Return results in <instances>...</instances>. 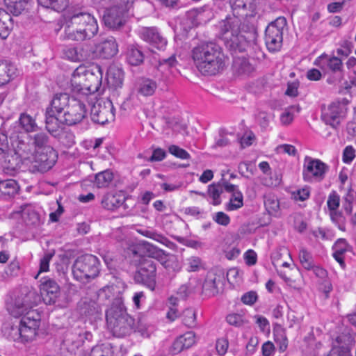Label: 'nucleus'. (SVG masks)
<instances>
[{"mask_svg":"<svg viewBox=\"0 0 356 356\" xmlns=\"http://www.w3.org/2000/svg\"><path fill=\"white\" fill-rule=\"evenodd\" d=\"M35 296L34 292L29 291L25 297L17 298L13 304L8 305L7 309L14 317L24 316L20 321L19 327H12V331L19 334L18 339L22 341H29L35 339L37 330L40 326L39 314L33 310V302L31 299Z\"/></svg>","mask_w":356,"mask_h":356,"instance_id":"f257e3e1","label":"nucleus"},{"mask_svg":"<svg viewBox=\"0 0 356 356\" xmlns=\"http://www.w3.org/2000/svg\"><path fill=\"white\" fill-rule=\"evenodd\" d=\"M192 57L197 69L204 75H216L225 67L222 49L214 42H204L195 47Z\"/></svg>","mask_w":356,"mask_h":356,"instance_id":"f03ea898","label":"nucleus"},{"mask_svg":"<svg viewBox=\"0 0 356 356\" xmlns=\"http://www.w3.org/2000/svg\"><path fill=\"white\" fill-rule=\"evenodd\" d=\"M64 29L65 37L77 42L92 39L99 30L97 22L93 15L88 12L77 10L66 17Z\"/></svg>","mask_w":356,"mask_h":356,"instance_id":"7ed1b4c3","label":"nucleus"},{"mask_svg":"<svg viewBox=\"0 0 356 356\" xmlns=\"http://www.w3.org/2000/svg\"><path fill=\"white\" fill-rule=\"evenodd\" d=\"M103 70L100 65L79 66L72 75L71 85L75 92L88 95L101 91Z\"/></svg>","mask_w":356,"mask_h":356,"instance_id":"20e7f679","label":"nucleus"},{"mask_svg":"<svg viewBox=\"0 0 356 356\" xmlns=\"http://www.w3.org/2000/svg\"><path fill=\"white\" fill-rule=\"evenodd\" d=\"M106 318L108 326L117 337H124L134 329L135 320L127 312L122 297H118L106 310Z\"/></svg>","mask_w":356,"mask_h":356,"instance_id":"39448f33","label":"nucleus"},{"mask_svg":"<svg viewBox=\"0 0 356 356\" xmlns=\"http://www.w3.org/2000/svg\"><path fill=\"white\" fill-rule=\"evenodd\" d=\"M13 149L10 154L6 157L7 168L15 170L19 168L24 161H31L35 149L32 143V139L26 134L17 136L12 142Z\"/></svg>","mask_w":356,"mask_h":356,"instance_id":"423d86ee","label":"nucleus"},{"mask_svg":"<svg viewBox=\"0 0 356 356\" xmlns=\"http://www.w3.org/2000/svg\"><path fill=\"white\" fill-rule=\"evenodd\" d=\"M99 266V259L92 254L79 256L72 265L73 277L80 282L88 283L98 276Z\"/></svg>","mask_w":356,"mask_h":356,"instance_id":"0eeeda50","label":"nucleus"},{"mask_svg":"<svg viewBox=\"0 0 356 356\" xmlns=\"http://www.w3.org/2000/svg\"><path fill=\"white\" fill-rule=\"evenodd\" d=\"M286 26V18L279 17L266 28L264 40L269 51L276 52L281 49L283 42V31Z\"/></svg>","mask_w":356,"mask_h":356,"instance_id":"6e6552de","label":"nucleus"},{"mask_svg":"<svg viewBox=\"0 0 356 356\" xmlns=\"http://www.w3.org/2000/svg\"><path fill=\"white\" fill-rule=\"evenodd\" d=\"M220 35L226 46L233 50H242L243 37L239 34L238 19H226L220 24Z\"/></svg>","mask_w":356,"mask_h":356,"instance_id":"1a4fd4ad","label":"nucleus"},{"mask_svg":"<svg viewBox=\"0 0 356 356\" xmlns=\"http://www.w3.org/2000/svg\"><path fill=\"white\" fill-rule=\"evenodd\" d=\"M102 5L108 6L103 15L105 26L112 29L122 26L124 24V15L131 5L106 2H102Z\"/></svg>","mask_w":356,"mask_h":356,"instance_id":"9d476101","label":"nucleus"},{"mask_svg":"<svg viewBox=\"0 0 356 356\" xmlns=\"http://www.w3.org/2000/svg\"><path fill=\"white\" fill-rule=\"evenodd\" d=\"M348 104V101L345 98L332 102L322 111L323 121L333 128H337L346 116Z\"/></svg>","mask_w":356,"mask_h":356,"instance_id":"9b49d317","label":"nucleus"},{"mask_svg":"<svg viewBox=\"0 0 356 356\" xmlns=\"http://www.w3.org/2000/svg\"><path fill=\"white\" fill-rule=\"evenodd\" d=\"M115 108L109 99L97 100L91 107L90 117L96 124H105L115 119Z\"/></svg>","mask_w":356,"mask_h":356,"instance_id":"f8f14e48","label":"nucleus"},{"mask_svg":"<svg viewBox=\"0 0 356 356\" xmlns=\"http://www.w3.org/2000/svg\"><path fill=\"white\" fill-rule=\"evenodd\" d=\"M57 159L56 150L53 147H46L45 150L35 152L30 162L35 170L43 173L52 168Z\"/></svg>","mask_w":356,"mask_h":356,"instance_id":"ddd939ff","label":"nucleus"},{"mask_svg":"<svg viewBox=\"0 0 356 356\" xmlns=\"http://www.w3.org/2000/svg\"><path fill=\"white\" fill-rule=\"evenodd\" d=\"M87 115L86 104L80 99L74 98L72 100L69 107L66 108V112L60 118V122L68 126L80 123Z\"/></svg>","mask_w":356,"mask_h":356,"instance_id":"4468645a","label":"nucleus"},{"mask_svg":"<svg viewBox=\"0 0 356 356\" xmlns=\"http://www.w3.org/2000/svg\"><path fill=\"white\" fill-rule=\"evenodd\" d=\"M156 268L152 259H144L135 275V280L154 291L156 286Z\"/></svg>","mask_w":356,"mask_h":356,"instance_id":"2eb2a0df","label":"nucleus"},{"mask_svg":"<svg viewBox=\"0 0 356 356\" xmlns=\"http://www.w3.org/2000/svg\"><path fill=\"white\" fill-rule=\"evenodd\" d=\"M225 270L219 266H216L209 270L202 285L203 292L209 296L218 294L219 285L222 284L225 280Z\"/></svg>","mask_w":356,"mask_h":356,"instance_id":"dca6fc26","label":"nucleus"},{"mask_svg":"<svg viewBox=\"0 0 356 356\" xmlns=\"http://www.w3.org/2000/svg\"><path fill=\"white\" fill-rule=\"evenodd\" d=\"M118 44L113 36H108L97 42L92 52V58L109 59L117 54Z\"/></svg>","mask_w":356,"mask_h":356,"instance_id":"f3484780","label":"nucleus"},{"mask_svg":"<svg viewBox=\"0 0 356 356\" xmlns=\"http://www.w3.org/2000/svg\"><path fill=\"white\" fill-rule=\"evenodd\" d=\"M327 168V165L321 160L307 156L304 160V179H307L308 176L312 175L322 179Z\"/></svg>","mask_w":356,"mask_h":356,"instance_id":"a211bd4d","label":"nucleus"},{"mask_svg":"<svg viewBox=\"0 0 356 356\" xmlns=\"http://www.w3.org/2000/svg\"><path fill=\"white\" fill-rule=\"evenodd\" d=\"M140 35L144 41L159 50L164 49L167 44L166 40L161 35L158 30L154 27L143 28Z\"/></svg>","mask_w":356,"mask_h":356,"instance_id":"6ab92c4d","label":"nucleus"},{"mask_svg":"<svg viewBox=\"0 0 356 356\" xmlns=\"http://www.w3.org/2000/svg\"><path fill=\"white\" fill-rule=\"evenodd\" d=\"M40 293L46 305L54 304L60 293L59 286L54 280L49 279L41 284Z\"/></svg>","mask_w":356,"mask_h":356,"instance_id":"aec40b11","label":"nucleus"},{"mask_svg":"<svg viewBox=\"0 0 356 356\" xmlns=\"http://www.w3.org/2000/svg\"><path fill=\"white\" fill-rule=\"evenodd\" d=\"M127 198L122 192L107 193L103 196L101 204L104 209L109 211H115L121 206L127 209L129 207L125 203Z\"/></svg>","mask_w":356,"mask_h":356,"instance_id":"412c9836","label":"nucleus"},{"mask_svg":"<svg viewBox=\"0 0 356 356\" xmlns=\"http://www.w3.org/2000/svg\"><path fill=\"white\" fill-rule=\"evenodd\" d=\"M77 309L81 316L86 317L96 318L102 313L100 305L88 297L80 300L77 305Z\"/></svg>","mask_w":356,"mask_h":356,"instance_id":"4be33fe9","label":"nucleus"},{"mask_svg":"<svg viewBox=\"0 0 356 356\" xmlns=\"http://www.w3.org/2000/svg\"><path fill=\"white\" fill-rule=\"evenodd\" d=\"M74 99V97H70L67 93L56 94L47 108H50L57 115H63L66 112V108L69 107Z\"/></svg>","mask_w":356,"mask_h":356,"instance_id":"5701e85b","label":"nucleus"},{"mask_svg":"<svg viewBox=\"0 0 356 356\" xmlns=\"http://www.w3.org/2000/svg\"><path fill=\"white\" fill-rule=\"evenodd\" d=\"M31 0H4L6 10L7 13L12 14L14 16H18L29 9Z\"/></svg>","mask_w":356,"mask_h":356,"instance_id":"b1692460","label":"nucleus"},{"mask_svg":"<svg viewBox=\"0 0 356 356\" xmlns=\"http://www.w3.org/2000/svg\"><path fill=\"white\" fill-rule=\"evenodd\" d=\"M19 191V186L15 179L0 181V197L9 200L14 197Z\"/></svg>","mask_w":356,"mask_h":356,"instance_id":"393cba45","label":"nucleus"},{"mask_svg":"<svg viewBox=\"0 0 356 356\" xmlns=\"http://www.w3.org/2000/svg\"><path fill=\"white\" fill-rule=\"evenodd\" d=\"M56 115L50 108H46L45 128L53 137L63 129L60 125V120Z\"/></svg>","mask_w":356,"mask_h":356,"instance_id":"a878e982","label":"nucleus"},{"mask_svg":"<svg viewBox=\"0 0 356 356\" xmlns=\"http://www.w3.org/2000/svg\"><path fill=\"white\" fill-rule=\"evenodd\" d=\"M232 67L234 73L238 75H249L254 70L248 58L237 57L234 59Z\"/></svg>","mask_w":356,"mask_h":356,"instance_id":"bb28decb","label":"nucleus"},{"mask_svg":"<svg viewBox=\"0 0 356 356\" xmlns=\"http://www.w3.org/2000/svg\"><path fill=\"white\" fill-rule=\"evenodd\" d=\"M124 73L122 70L116 67H110L106 73V80L109 86L117 88L121 87L123 82Z\"/></svg>","mask_w":356,"mask_h":356,"instance_id":"cd10ccee","label":"nucleus"},{"mask_svg":"<svg viewBox=\"0 0 356 356\" xmlns=\"http://www.w3.org/2000/svg\"><path fill=\"white\" fill-rule=\"evenodd\" d=\"M13 29V18L3 10H0V38L6 39Z\"/></svg>","mask_w":356,"mask_h":356,"instance_id":"c85d7f7f","label":"nucleus"},{"mask_svg":"<svg viewBox=\"0 0 356 356\" xmlns=\"http://www.w3.org/2000/svg\"><path fill=\"white\" fill-rule=\"evenodd\" d=\"M157 88L156 81L149 79H142L139 83L137 88L138 93L142 96L147 97L152 95Z\"/></svg>","mask_w":356,"mask_h":356,"instance_id":"c756f323","label":"nucleus"},{"mask_svg":"<svg viewBox=\"0 0 356 356\" xmlns=\"http://www.w3.org/2000/svg\"><path fill=\"white\" fill-rule=\"evenodd\" d=\"M54 138H57L58 142L66 148H70L75 144L74 133L67 128H63Z\"/></svg>","mask_w":356,"mask_h":356,"instance_id":"7c9ffc66","label":"nucleus"},{"mask_svg":"<svg viewBox=\"0 0 356 356\" xmlns=\"http://www.w3.org/2000/svg\"><path fill=\"white\" fill-rule=\"evenodd\" d=\"M15 74V68L6 61H0V86L7 84Z\"/></svg>","mask_w":356,"mask_h":356,"instance_id":"2f4dec72","label":"nucleus"},{"mask_svg":"<svg viewBox=\"0 0 356 356\" xmlns=\"http://www.w3.org/2000/svg\"><path fill=\"white\" fill-rule=\"evenodd\" d=\"M325 58L327 59V65L330 71H332L334 73L342 72V60L337 56L327 58V56L325 54H323L316 60L315 64L318 65V63L319 61H321Z\"/></svg>","mask_w":356,"mask_h":356,"instance_id":"473e14b6","label":"nucleus"},{"mask_svg":"<svg viewBox=\"0 0 356 356\" xmlns=\"http://www.w3.org/2000/svg\"><path fill=\"white\" fill-rule=\"evenodd\" d=\"M19 122L21 127L27 133L37 130L38 125L35 119L27 113H24L20 115Z\"/></svg>","mask_w":356,"mask_h":356,"instance_id":"72a5a7b5","label":"nucleus"},{"mask_svg":"<svg viewBox=\"0 0 356 356\" xmlns=\"http://www.w3.org/2000/svg\"><path fill=\"white\" fill-rule=\"evenodd\" d=\"M90 337L91 334L88 332H85L83 334L76 332L74 333H68L66 336L65 341L71 343L75 347L79 348L84 343L86 339H89Z\"/></svg>","mask_w":356,"mask_h":356,"instance_id":"f704fd0d","label":"nucleus"},{"mask_svg":"<svg viewBox=\"0 0 356 356\" xmlns=\"http://www.w3.org/2000/svg\"><path fill=\"white\" fill-rule=\"evenodd\" d=\"M49 136L45 133H38L33 137V142L35 152L40 150H45L46 147H52L49 145Z\"/></svg>","mask_w":356,"mask_h":356,"instance_id":"c9c22d12","label":"nucleus"},{"mask_svg":"<svg viewBox=\"0 0 356 356\" xmlns=\"http://www.w3.org/2000/svg\"><path fill=\"white\" fill-rule=\"evenodd\" d=\"M113 179V172L106 170L95 175L94 183L98 188H105L108 186Z\"/></svg>","mask_w":356,"mask_h":356,"instance_id":"e433bc0d","label":"nucleus"},{"mask_svg":"<svg viewBox=\"0 0 356 356\" xmlns=\"http://www.w3.org/2000/svg\"><path fill=\"white\" fill-rule=\"evenodd\" d=\"M223 193L221 182L213 183L208 186V194L212 198V204L219 205L221 203L220 195Z\"/></svg>","mask_w":356,"mask_h":356,"instance_id":"4c0bfd02","label":"nucleus"},{"mask_svg":"<svg viewBox=\"0 0 356 356\" xmlns=\"http://www.w3.org/2000/svg\"><path fill=\"white\" fill-rule=\"evenodd\" d=\"M127 59L130 65L137 66L143 62L144 56L140 49L131 47L127 51Z\"/></svg>","mask_w":356,"mask_h":356,"instance_id":"58836bf2","label":"nucleus"},{"mask_svg":"<svg viewBox=\"0 0 356 356\" xmlns=\"http://www.w3.org/2000/svg\"><path fill=\"white\" fill-rule=\"evenodd\" d=\"M40 5L56 11L63 10L68 5L67 0H38Z\"/></svg>","mask_w":356,"mask_h":356,"instance_id":"ea45409f","label":"nucleus"},{"mask_svg":"<svg viewBox=\"0 0 356 356\" xmlns=\"http://www.w3.org/2000/svg\"><path fill=\"white\" fill-rule=\"evenodd\" d=\"M299 260L302 267L307 270H312L315 265L312 254L305 248L300 249L299 252Z\"/></svg>","mask_w":356,"mask_h":356,"instance_id":"a19ab883","label":"nucleus"},{"mask_svg":"<svg viewBox=\"0 0 356 356\" xmlns=\"http://www.w3.org/2000/svg\"><path fill=\"white\" fill-rule=\"evenodd\" d=\"M243 205V196L241 191H236L232 194L229 202L226 205L227 211L236 210Z\"/></svg>","mask_w":356,"mask_h":356,"instance_id":"79ce46f5","label":"nucleus"},{"mask_svg":"<svg viewBox=\"0 0 356 356\" xmlns=\"http://www.w3.org/2000/svg\"><path fill=\"white\" fill-rule=\"evenodd\" d=\"M273 332L275 341L280 343V348L283 351L285 350L288 345L285 330L281 325H276Z\"/></svg>","mask_w":356,"mask_h":356,"instance_id":"37998d69","label":"nucleus"},{"mask_svg":"<svg viewBox=\"0 0 356 356\" xmlns=\"http://www.w3.org/2000/svg\"><path fill=\"white\" fill-rule=\"evenodd\" d=\"M143 234L148 238H150L164 245H165L168 248H172V246L175 245V244L169 241L165 236L159 234L157 232H153V231H145L143 232Z\"/></svg>","mask_w":356,"mask_h":356,"instance_id":"c03bdc74","label":"nucleus"},{"mask_svg":"<svg viewBox=\"0 0 356 356\" xmlns=\"http://www.w3.org/2000/svg\"><path fill=\"white\" fill-rule=\"evenodd\" d=\"M183 323L188 327H193L196 325V314L193 309H185L182 314Z\"/></svg>","mask_w":356,"mask_h":356,"instance_id":"a18cd8bd","label":"nucleus"},{"mask_svg":"<svg viewBox=\"0 0 356 356\" xmlns=\"http://www.w3.org/2000/svg\"><path fill=\"white\" fill-rule=\"evenodd\" d=\"M10 154H12V152H10L8 136L4 133L0 132V155L3 156L5 163L6 156H9Z\"/></svg>","mask_w":356,"mask_h":356,"instance_id":"49530a36","label":"nucleus"},{"mask_svg":"<svg viewBox=\"0 0 356 356\" xmlns=\"http://www.w3.org/2000/svg\"><path fill=\"white\" fill-rule=\"evenodd\" d=\"M55 252L54 251L47 252L44 254V256L40 259V270L35 278H38L39 274L42 272H47L49 270V262L54 257Z\"/></svg>","mask_w":356,"mask_h":356,"instance_id":"de8ad7c7","label":"nucleus"},{"mask_svg":"<svg viewBox=\"0 0 356 356\" xmlns=\"http://www.w3.org/2000/svg\"><path fill=\"white\" fill-rule=\"evenodd\" d=\"M264 204L268 212L270 214L277 212L280 209L279 201L275 197L266 198L264 201Z\"/></svg>","mask_w":356,"mask_h":356,"instance_id":"09e8293b","label":"nucleus"},{"mask_svg":"<svg viewBox=\"0 0 356 356\" xmlns=\"http://www.w3.org/2000/svg\"><path fill=\"white\" fill-rule=\"evenodd\" d=\"M181 341L182 346L186 349L191 348L195 343V333L193 332H187L178 337Z\"/></svg>","mask_w":356,"mask_h":356,"instance_id":"8fccbe9b","label":"nucleus"},{"mask_svg":"<svg viewBox=\"0 0 356 356\" xmlns=\"http://www.w3.org/2000/svg\"><path fill=\"white\" fill-rule=\"evenodd\" d=\"M340 204L339 195L335 192L332 191L328 196L327 201V205L329 211L338 209Z\"/></svg>","mask_w":356,"mask_h":356,"instance_id":"3c124183","label":"nucleus"},{"mask_svg":"<svg viewBox=\"0 0 356 356\" xmlns=\"http://www.w3.org/2000/svg\"><path fill=\"white\" fill-rule=\"evenodd\" d=\"M168 150L170 154L181 159H186L190 156L186 150L175 145H170Z\"/></svg>","mask_w":356,"mask_h":356,"instance_id":"603ef678","label":"nucleus"},{"mask_svg":"<svg viewBox=\"0 0 356 356\" xmlns=\"http://www.w3.org/2000/svg\"><path fill=\"white\" fill-rule=\"evenodd\" d=\"M348 245L344 238H339L333 245L334 252L338 254H344L348 250Z\"/></svg>","mask_w":356,"mask_h":356,"instance_id":"864d4df0","label":"nucleus"},{"mask_svg":"<svg viewBox=\"0 0 356 356\" xmlns=\"http://www.w3.org/2000/svg\"><path fill=\"white\" fill-rule=\"evenodd\" d=\"M226 320L229 325L236 327H240L244 323L243 316L238 314H230L227 316Z\"/></svg>","mask_w":356,"mask_h":356,"instance_id":"5fc2aeb1","label":"nucleus"},{"mask_svg":"<svg viewBox=\"0 0 356 356\" xmlns=\"http://www.w3.org/2000/svg\"><path fill=\"white\" fill-rule=\"evenodd\" d=\"M353 44L349 41H344L341 44V47L337 49V53L339 56L345 57L348 56L352 52Z\"/></svg>","mask_w":356,"mask_h":356,"instance_id":"6e6d98bb","label":"nucleus"},{"mask_svg":"<svg viewBox=\"0 0 356 356\" xmlns=\"http://www.w3.org/2000/svg\"><path fill=\"white\" fill-rule=\"evenodd\" d=\"M109 348L104 345H100L93 347L89 356H109Z\"/></svg>","mask_w":356,"mask_h":356,"instance_id":"4d7b16f0","label":"nucleus"},{"mask_svg":"<svg viewBox=\"0 0 356 356\" xmlns=\"http://www.w3.org/2000/svg\"><path fill=\"white\" fill-rule=\"evenodd\" d=\"M188 270L191 272L197 271L201 266V259L197 257H191L187 260Z\"/></svg>","mask_w":356,"mask_h":356,"instance_id":"13d9d810","label":"nucleus"},{"mask_svg":"<svg viewBox=\"0 0 356 356\" xmlns=\"http://www.w3.org/2000/svg\"><path fill=\"white\" fill-rule=\"evenodd\" d=\"M193 291L191 283L182 284L177 290V295L182 299L186 298Z\"/></svg>","mask_w":356,"mask_h":356,"instance_id":"bf43d9fd","label":"nucleus"},{"mask_svg":"<svg viewBox=\"0 0 356 356\" xmlns=\"http://www.w3.org/2000/svg\"><path fill=\"white\" fill-rule=\"evenodd\" d=\"M213 220L218 224L223 226H227L230 222L229 217L222 211L217 212L215 215V217H213Z\"/></svg>","mask_w":356,"mask_h":356,"instance_id":"052dcab7","label":"nucleus"},{"mask_svg":"<svg viewBox=\"0 0 356 356\" xmlns=\"http://www.w3.org/2000/svg\"><path fill=\"white\" fill-rule=\"evenodd\" d=\"M229 346L228 341L226 339H220L216 342V348L220 355H224L227 350Z\"/></svg>","mask_w":356,"mask_h":356,"instance_id":"680f3d73","label":"nucleus"},{"mask_svg":"<svg viewBox=\"0 0 356 356\" xmlns=\"http://www.w3.org/2000/svg\"><path fill=\"white\" fill-rule=\"evenodd\" d=\"M257 299V294L255 291L245 293L241 297V301L246 305H253Z\"/></svg>","mask_w":356,"mask_h":356,"instance_id":"e2e57ef3","label":"nucleus"},{"mask_svg":"<svg viewBox=\"0 0 356 356\" xmlns=\"http://www.w3.org/2000/svg\"><path fill=\"white\" fill-rule=\"evenodd\" d=\"M166 156V152L161 148H156L153 151L152 156L149 158L150 161H161Z\"/></svg>","mask_w":356,"mask_h":356,"instance_id":"0e129e2a","label":"nucleus"},{"mask_svg":"<svg viewBox=\"0 0 356 356\" xmlns=\"http://www.w3.org/2000/svg\"><path fill=\"white\" fill-rule=\"evenodd\" d=\"M355 157V149L351 146H347L343 154V160L345 163L351 162Z\"/></svg>","mask_w":356,"mask_h":356,"instance_id":"69168bd1","label":"nucleus"},{"mask_svg":"<svg viewBox=\"0 0 356 356\" xmlns=\"http://www.w3.org/2000/svg\"><path fill=\"white\" fill-rule=\"evenodd\" d=\"M159 66H166L168 68L173 67L177 63V61L174 55H172L168 58L159 59Z\"/></svg>","mask_w":356,"mask_h":356,"instance_id":"338daca9","label":"nucleus"},{"mask_svg":"<svg viewBox=\"0 0 356 356\" xmlns=\"http://www.w3.org/2000/svg\"><path fill=\"white\" fill-rule=\"evenodd\" d=\"M186 349L184 346H182L181 341L178 339V337L175 340L172 345L170 348L169 352L172 355H177L181 353L182 350Z\"/></svg>","mask_w":356,"mask_h":356,"instance_id":"774afa93","label":"nucleus"}]
</instances>
